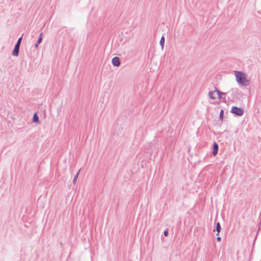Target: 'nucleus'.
I'll use <instances>...</instances> for the list:
<instances>
[{
  "label": "nucleus",
  "instance_id": "39448f33",
  "mask_svg": "<svg viewBox=\"0 0 261 261\" xmlns=\"http://www.w3.org/2000/svg\"><path fill=\"white\" fill-rule=\"evenodd\" d=\"M218 151V145L216 143H214L213 145V153L214 155H216Z\"/></svg>",
  "mask_w": 261,
  "mask_h": 261
},
{
  "label": "nucleus",
  "instance_id": "9d476101",
  "mask_svg": "<svg viewBox=\"0 0 261 261\" xmlns=\"http://www.w3.org/2000/svg\"><path fill=\"white\" fill-rule=\"evenodd\" d=\"M43 39V33H41L40 34V36L37 40V44H40L42 42Z\"/></svg>",
  "mask_w": 261,
  "mask_h": 261
},
{
  "label": "nucleus",
  "instance_id": "f8f14e48",
  "mask_svg": "<svg viewBox=\"0 0 261 261\" xmlns=\"http://www.w3.org/2000/svg\"><path fill=\"white\" fill-rule=\"evenodd\" d=\"M221 229V226L219 222L217 223V226H216V230L218 232L217 234H218L219 232L220 231Z\"/></svg>",
  "mask_w": 261,
  "mask_h": 261
},
{
  "label": "nucleus",
  "instance_id": "4468645a",
  "mask_svg": "<svg viewBox=\"0 0 261 261\" xmlns=\"http://www.w3.org/2000/svg\"><path fill=\"white\" fill-rule=\"evenodd\" d=\"M223 110H221V112H220V118L221 119H222L223 118Z\"/></svg>",
  "mask_w": 261,
  "mask_h": 261
},
{
  "label": "nucleus",
  "instance_id": "1a4fd4ad",
  "mask_svg": "<svg viewBox=\"0 0 261 261\" xmlns=\"http://www.w3.org/2000/svg\"><path fill=\"white\" fill-rule=\"evenodd\" d=\"M33 121L35 122L39 123V117L36 114V113H35L33 116Z\"/></svg>",
  "mask_w": 261,
  "mask_h": 261
},
{
  "label": "nucleus",
  "instance_id": "0eeeda50",
  "mask_svg": "<svg viewBox=\"0 0 261 261\" xmlns=\"http://www.w3.org/2000/svg\"><path fill=\"white\" fill-rule=\"evenodd\" d=\"M215 91H216V95H217L218 96V97L219 98H222L223 95H226L225 93L220 92V91H219L217 89H216Z\"/></svg>",
  "mask_w": 261,
  "mask_h": 261
},
{
  "label": "nucleus",
  "instance_id": "20e7f679",
  "mask_svg": "<svg viewBox=\"0 0 261 261\" xmlns=\"http://www.w3.org/2000/svg\"><path fill=\"white\" fill-rule=\"evenodd\" d=\"M19 47L15 46L14 48L12 53V55L15 57H17L19 55Z\"/></svg>",
  "mask_w": 261,
  "mask_h": 261
},
{
  "label": "nucleus",
  "instance_id": "7ed1b4c3",
  "mask_svg": "<svg viewBox=\"0 0 261 261\" xmlns=\"http://www.w3.org/2000/svg\"><path fill=\"white\" fill-rule=\"evenodd\" d=\"M112 63L113 66L118 67L120 65L119 58L117 57H115L112 59Z\"/></svg>",
  "mask_w": 261,
  "mask_h": 261
},
{
  "label": "nucleus",
  "instance_id": "f03ea898",
  "mask_svg": "<svg viewBox=\"0 0 261 261\" xmlns=\"http://www.w3.org/2000/svg\"><path fill=\"white\" fill-rule=\"evenodd\" d=\"M231 112L238 116H242L243 114L244 111L241 108L237 107H232Z\"/></svg>",
  "mask_w": 261,
  "mask_h": 261
},
{
  "label": "nucleus",
  "instance_id": "423d86ee",
  "mask_svg": "<svg viewBox=\"0 0 261 261\" xmlns=\"http://www.w3.org/2000/svg\"><path fill=\"white\" fill-rule=\"evenodd\" d=\"M208 96L210 98L212 99H215L216 98V91H210L208 93Z\"/></svg>",
  "mask_w": 261,
  "mask_h": 261
},
{
  "label": "nucleus",
  "instance_id": "dca6fc26",
  "mask_svg": "<svg viewBox=\"0 0 261 261\" xmlns=\"http://www.w3.org/2000/svg\"><path fill=\"white\" fill-rule=\"evenodd\" d=\"M39 44H37V42L35 44V47L37 48Z\"/></svg>",
  "mask_w": 261,
  "mask_h": 261
},
{
  "label": "nucleus",
  "instance_id": "ddd939ff",
  "mask_svg": "<svg viewBox=\"0 0 261 261\" xmlns=\"http://www.w3.org/2000/svg\"><path fill=\"white\" fill-rule=\"evenodd\" d=\"M79 172H80V171H79V172L76 174V175L74 177V178H73V182L74 183L76 182V179H77V178L78 177V176H79Z\"/></svg>",
  "mask_w": 261,
  "mask_h": 261
},
{
  "label": "nucleus",
  "instance_id": "f257e3e1",
  "mask_svg": "<svg viewBox=\"0 0 261 261\" xmlns=\"http://www.w3.org/2000/svg\"><path fill=\"white\" fill-rule=\"evenodd\" d=\"M236 77V81L240 86H247L249 85L250 80L247 79V74L240 71L235 70L233 71Z\"/></svg>",
  "mask_w": 261,
  "mask_h": 261
},
{
  "label": "nucleus",
  "instance_id": "6e6552de",
  "mask_svg": "<svg viewBox=\"0 0 261 261\" xmlns=\"http://www.w3.org/2000/svg\"><path fill=\"white\" fill-rule=\"evenodd\" d=\"M164 42H165V38H164V37L162 36L160 40V45L161 46L162 49L164 48Z\"/></svg>",
  "mask_w": 261,
  "mask_h": 261
},
{
  "label": "nucleus",
  "instance_id": "f3484780",
  "mask_svg": "<svg viewBox=\"0 0 261 261\" xmlns=\"http://www.w3.org/2000/svg\"><path fill=\"white\" fill-rule=\"evenodd\" d=\"M217 240L218 241H219H219H221V238H220V237H218V238H217Z\"/></svg>",
  "mask_w": 261,
  "mask_h": 261
},
{
  "label": "nucleus",
  "instance_id": "2eb2a0df",
  "mask_svg": "<svg viewBox=\"0 0 261 261\" xmlns=\"http://www.w3.org/2000/svg\"><path fill=\"white\" fill-rule=\"evenodd\" d=\"M164 234L165 236L167 237L168 236V232L167 230H166L164 232Z\"/></svg>",
  "mask_w": 261,
  "mask_h": 261
},
{
  "label": "nucleus",
  "instance_id": "9b49d317",
  "mask_svg": "<svg viewBox=\"0 0 261 261\" xmlns=\"http://www.w3.org/2000/svg\"><path fill=\"white\" fill-rule=\"evenodd\" d=\"M21 40H22V37H20L18 39L17 42L16 44H15V46H17L18 47H20V45Z\"/></svg>",
  "mask_w": 261,
  "mask_h": 261
}]
</instances>
